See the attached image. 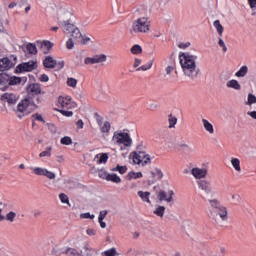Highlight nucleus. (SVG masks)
Masks as SVG:
<instances>
[{
  "label": "nucleus",
  "instance_id": "39448f33",
  "mask_svg": "<svg viewBox=\"0 0 256 256\" xmlns=\"http://www.w3.org/2000/svg\"><path fill=\"white\" fill-rule=\"evenodd\" d=\"M150 27L151 22L149 21V18L142 16L132 23L131 33H149Z\"/></svg>",
  "mask_w": 256,
  "mask_h": 256
},
{
  "label": "nucleus",
  "instance_id": "774afa93",
  "mask_svg": "<svg viewBox=\"0 0 256 256\" xmlns=\"http://www.w3.org/2000/svg\"><path fill=\"white\" fill-rule=\"evenodd\" d=\"M247 115H249V117H252V119H256V111L247 112Z\"/></svg>",
  "mask_w": 256,
  "mask_h": 256
},
{
  "label": "nucleus",
  "instance_id": "680f3d73",
  "mask_svg": "<svg viewBox=\"0 0 256 256\" xmlns=\"http://www.w3.org/2000/svg\"><path fill=\"white\" fill-rule=\"evenodd\" d=\"M86 233H87V235L95 236V235H97V230H95V229H93V228H88V229L86 230Z\"/></svg>",
  "mask_w": 256,
  "mask_h": 256
},
{
  "label": "nucleus",
  "instance_id": "473e14b6",
  "mask_svg": "<svg viewBox=\"0 0 256 256\" xmlns=\"http://www.w3.org/2000/svg\"><path fill=\"white\" fill-rule=\"evenodd\" d=\"M20 83H21V77L9 76V87H11L12 85H19Z\"/></svg>",
  "mask_w": 256,
  "mask_h": 256
},
{
  "label": "nucleus",
  "instance_id": "393cba45",
  "mask_svg": "<svg viewBox=\"0 0 256 256\" xmlns=\"http://www.w3.org/2000/svg\"><path fill=\"white\" fill-rule=\"evenodd\" d=\"M138 196H139L140 199H142V201H144L145 203H151V200H149V197L151 196V193H150V192L138 191Z\"/></svg>",
  "mask_w": 256,
  "mask_h": 256
},
{
  "label": "nucleus",
  "instance_id": "864d4df0",
  "mask_svg": "<svg viewBox=\"0 0 256 256\" xmlns=\"http://www.w3.org/2000/svg\"><path fill=\"white\" fill-rule=\"evenodd\" d=\"M80 218L81 219H95V215H93L89 212H86V213L80 214Z\"/></svg>",
  "mask_w": 256,
  "mask_h": 256
},
{
  "label": "nucleus",
  "instance_id": "c03bdc74",
  "mask_svg": "<svg viewBox=\"0 0 256 256\" xmlns=\"http://www.w3.org/2000/svg\"><path fill=\"white\" fill-rule=\"evenodd\" d=\"M169 129H173V127H175V125H177V117H173L172 114L169 115Z\"/></svg>",
  "mask_w": 256,
  "mask_h": 256
},
{
  "label": "nucleus",
  "instance_id": "a211bd4d",
  "mask_svg": "<svg viewBox=\"0 0 256 256\" xmlns=\"http://www.w3.org/2000/svg\"><path fill=\"white\" fill-rule=\"evenodd\" d=\"M37 45L40 46L43 53L46 55V53H49V50L53 48V43L48 40H44L43 42H37Z\"/></svg>",
  "mask_w": 256,
  "mask_h": 256
},
{
  "label": "nucleus",
  "instance_id": "13d9d810",
  "mask_svg": "<svg viewBox=\"0 0 256 256\" xmlns=\"http://www.w3.org/2000/svg\"><path fill=\"white\" fill-rule=\"evenodd\" d=\"M32 117L34 119H36V121H40L41 123H45V119H43V116H41V114H39V113H36V114L32 115Z\"/></svg>",
  "mask_w": 256,
  "mask_h": 256
},
{
  "label": "nucleus",
  "instance_id": "a18cd8bd",
  "mask_svg": "<svg viewBox=\"0 0 256 256\" xmlns=\"http://www.w3.org/2000/svg\"><path fill=\"white\" fill-rule=\"evenodd\" d=\"M60 143L62 145H73V140L71 139V137L65 136V137L61 138Z\"/></svg>",
  "mask_w": 256,
  "mask_h": 256
},
{
  "label": "nucleus",
  "instance_id": "ea45409f",
  "mask_svg": "<svg viewBox=\"0 0 256 256\" xmlns=\"http://www.w3.org/2000/svg\"><path fill=\"white\" fill-rule=\"evenodd\" d=\"M255 103H256V96L252 93H249L246 105L251 106V105H255Z\"/></svg>",
  "mask_w": 256,
  "mask_h": 256
},
{
  "label": "nucleus",
  "instance_id": "ddd939ff",
  "mask_svg": "<svg viewBox=\"0 0 256 256\" xmlns=\"http://www.w3.org/2000/svg\"><path fill=\"white\" fill-rule=\"evenodd\" d=\"M133 162L136 163V165H149V163H151V156H149V154L138 155L133 157Z\"/></svg>",
  "mask_w": 256,
  "mask_h": 256
},
{
  "label": "nucleus",
  "instance_id": "f704fd0d",
  "mask_svg": "<svg viewBox=\"0 0 256 256\" xmlns=\"http://www.w3.org/2000/svg\"><path fill=\"white\" fill-rule=\"evenodd\" d=\"M154 215H157V217L163 218V215H165V206H158L154 210Z\"/></svg>",
  "mask_w": 256,
  "mask_h": 256
},
{
  "label": "nucleus",
  "instance_id": "2eb2a0df",
  "mask_svg": "<svg viewBox=\"0 0 256 256\" xmlns=\"http://www.w3.org/2000/svg\"><path fill=\"white\" fill-rule=\"evenodd\" d=\"M0 89L1 91H7L9 89V74H0Z\"/></svg>",
  "mask_w": 256,
  "mask_h": 256
},
{
  "label": "nucleus",
  "instance_id": "de8ad7c7",
  "mask_svg": "<svg viewBox=\"0 0 256 256\" xmlns=\"http://www.w3.org/2000/svg\"><path fill=\"white\" fill-rule=\"evenodd\" d=\"M137 12L140 13V15H149L151 13V9H147V6H141L137 9Z\"/></svg>",
  "mask_w": 256,
  "mask_h": 256
},
{
  "label": "nucleus",
  "instance_id": "2f4dec72",
  "mask_svg": "<svg viewBox=\"0 0 256 256\" xmlns=\"http://www.w3.org/2000/svg\"><path fill=\"white\" fill-rule=\"evenodd\" d=\"M15 217H17V213L10 211L4 216V219L6 221H9V223H13L15 221Z\"/></svg>",
  "mask_w": 256,
  "mask_h": 256
},
{
  "label": "nucleus",
  "instance_id": "052dcab7",
  "mask_svg": "<svg viewBox=\"0 0 256 256\" xmlns=\"http://www.w3.org/2000/svg\"><path fill=\"white\" fill-rule=\"evenodd\" d=\"M232 200L234 201V203H240L241 196L239 194H232Z\"/></svg>",
  "mask_w": 256,
  "mask_h": 256
},
{
  "label": "nucleus",
  "instance_id": "49530a36",
  "mask_svg": "<svg viewBox=\"0 0 256 256\" xmlns=\"http://www.w3.org/2000/svg\"><path fill=\"white\" fill-rule=\"evenodd\" d=\"M51 151H53V148L51 146H49L46 148L45 151H43L39 154V157H51Z\"/></svg>",
  "mask_w": 256,
  "mask_h": 256
},
{
  "label": "nucleus",
  "instance_id": "6e6552de",
  "mask_svg": "<svg viewBox=\"0 0 256 256\" xmlns=\"http://www.w3.org/2000/svg\"><path fill=\"white\" fill-rule=\"evenodd\" d=\"M198 187L201 189V191H204L206 195H215V192L213 191V187L211 186V182L208 180H198Z\"/></svg>",
  "mask_w": 256,
  "mask_h": 256
},
{
  "label": "nucleus",
  "instance_id": "4468645a",
  "mask_svg": "<svg viewBox=\"0 0 256 256\" xmlns=\"http://www.w3.org/2000/svg\"><path fill=\"white\" fill-rule=\"evenodd\" d=\"M169 197L167 198V192H165L164 190H161L158 193V199L159 201H167V203H171V201H173V195H175V193L173 192V190H170L168 192Z\"/></svg>",
  "mask_w": 256,
  "mask_h": 256
},
{
  "label": "nucleus",
  "instance_id": "f03ea898",
  "mask_svg": "<svg viewBox=\"0 0 256 256\" xmlns=\"http://www.w3.org/2000/svg\"><path fill=\"white\" fill-rule=\"evenodd\" d=\"M179 61L182 67L183 73L189 79L195 80L201 74V69L197 67V56L189 53L182 52L179 54Z\"/></svg>",
  "mask_w": 256,
  "mask_h": 256
},
{
  "label": "nucleus",
  "instance_id": "f3484780",
  "mask_svg": "<svg viewBox=\"0 0 256 256\" xmlns=\"http://www.w3.org/2000/svg\"><path fill=\"white\" fill-rule=\"evenodd\" d=\"M43 65L46 69H55L57 67V60L51 56H47L43 61Z\"/></svg>",
  "mask_w": 256,
  "mask_h": 256
},
{
  "label": "nucleus",
  "instance_id": "338daca9",
  "mask_svg": "<svg viewBox=\"0 0 256 256\" xmlns=\"http://www.w3.org/2000/svg\"><path fill=\"white\" fill-rule=\"evenodd\" d=\"M251 9H256V0H248Z\"/></svg>",
  "mask_w": 256,
  "mask_h": 256
},
{
  "label": "nucleus",
  "instance_id": "a878e982",
  "mask_svg": "<svg viewBox=\"0 0 256 256\" xmlns=\"http://www.w3.org/2000/svg\"><path fill=\"white\" fill-rule=\"evenodd\" d=\"M52 253L53 255H56V256H60V255H63V254H66L67 255V248H61V247H54L52 249Z\"/></svg>",
  "mask_w": 256,
  "mask_h": 256
},
{
  "label": "nucleus",
  "instance_id": "c85d7f7f",
  "mask_svg": "<svg viewBox=\"0 0 256 256\" xmlns=\"http://www.w3.org/2000/svg\"><path fill=\"white\" fill-rule=\"evenodd\" d=\"M131 53L132 55H141V53H143V48H141V45L135 44L131 48Z\"/></svg>",
  "mask_w": 256,
  "mask_h": 256
},
{
  "label": "nucleus",
  "instance_id": "6ab92c4d",
  "mask_svg": "<svg viewBox=\"0 0 256 256\" xmlns=\"http://www.w3.org/2000/svg\"><path fill=\"white\" fill-rule=\"evenodd\" d=\"M226 86L228 87V89H235V91H241V84H239V81L235 79L229 80L226 83Z\"/></svg>",
  "mask_w": 256,
  "mask_h": 256
},
{
  "label": "nucleus",
  "instance_id": "1a4fd4ad",
  "mask_svg": "<svg viewBox=\"0 0 256 256\" xmlns=\"http://www.w3.org/2000/svg\"><path fill=\"white\" fill-rule=\"evenodd\" d=\"M105 61H107V55L105 54L94 55L84 59L85 65H95L97 63H105Z\"/></svg>",
  "mask_w": 256,
  "mask_h": 256
},
{
  "label": "nucleus",
  "instance_id": "c756f323",
  "mask_svg": "<svg viewBox=\"0 0 256 256\" xmlns=\"http://www.w3.org/2000/svg\"><path fill=\"white\" fill-rule=\"evenodd\" d=\"M86 256H97V250L89 247V245L84 246Z\"/></svg>",
  "mask_w": 256,
  "mask_h": 256
},
{
  "label": "nucleus",
  "instance_id": "a19ab883",
  "mask_svg": "<svg viewBox=\"0 0 256 256\" xmlns=\"http://www.w3.org/2000/svg\"><path fill=\"white\" fill-rule=\"evenodd\" d=\"M145 149L143 148V145H138L137 146V151L134 152L133 157H138V155H140V157H142L143 155H145Z\"/></svg>",
  "mask_w": 256,
  "mask_h": 256
},
{
  "label": "nucleus",
  "instance_id": "4be33fe9",
  "mask_svg": "<svg viewBox=\"0 0 256 256\" xmlns=\"http://www.w3.org/2000/svg\"><path fill=\"white\" fill-rule=\"evenodd\" d=\"M95 159H98L97 163L99 165H101V163H107V161L109 159V154H107V153L97 154L95 156Z\"/></svg>",
  "mask_w": 256,
  "mask_h": 256
},
{
  "label": "nucleus",
  "instance_id": "aec40b11",
  "mask_svg": "<svg viewBox=\"0 0 256 256\" xmlns=\"http://www.w3.org/2000/svg\"><path fill=\"white\" fill-rule=\"evenodd\" d=\"M203 127L210 135L215 133V129H213V124H211L207 119H202Z\"/></svg>",
  "mask_w": 256,
  "mask_h": 256
},
{
  "label": "nucleus",
  "instance_id": "9b49d317",
  "mask_svg": "<svg viewBox=\"0 0 256 256\" xmlns=\"http://www.w3.org/2000/svg\"><path fill=\"white\" fill-rule=\"evenodd\" d=\"M1 101L8 103V105H15L19 101V96L15 93H4L1 95Z\"/></svg>",
  "mask_w": 256,
  "mask_h": 256
},
{
  "label": "nucleus",
  "instance_id": "dca6fc26",
  "mask_svg": "<svg viewBox=\"0 0 256 256\" xmlns=\"http://www.w3.org/2000/svg\"><path fill=\"white\" fill-rule=\"evenodd\" d=\"M13 66L14 64L8 57L0 59V71H9V69H11Z\"/></svg>",
  "mask_w": 256,
  "mask_h": 256
},
{
  "label": "nucleus",
  "instance_id": "603ef678",
  "mask_svg": "<svg viewBox=\"0 0 256 256\" xmlns=\"http://www.w3.org/2000/svg\"><path fill=\"white\" fill-rule=\"evenodd\" d=\"M115 255H117V249L115 248H111L104 252V256H115Z\"/></svg>",
  "mask_w": 256,
  "mask_h": 256
},
{
  "label": "nucleus",
  "instance_id": "5fc2aeb1",
  "mask_svg": "<svg viewBox=\"0 0 256 256\" xmlns=\"http://www.w3.org/2000/svg\"><path fill=\"white\" fill-rule=\"evenodd\" d=\"M218 45L222 48L223 53H227V46L225 45V41L219 38Z\"/></svg>",
  "mask_w": 256,
  "mask_h": 256
},
{
  "label": "nucleus",
  "instance_id": "7ed1b4c3",
  "mask_svg": "<svg viewBox=\"0 0 256 256\" xmlns=\"http://www.w3.org/2000/svg\"><path fill=\"white\" fill-rule=\"evenodd\" d=\"M210 205L208 217L211 219L215 225H220L221 221H229V212L227 207L223 206L221 202L217 199L208 200Z\"/></svg>",
  "mask_w": 256,
  "mask_h": 256
},
{
  "label": "nucleus",
  "instance_id": "20e7f679",
  "mask_svg": "<svg viewBox=\"0 0 256 256\" xmlns=\"http://www.w3.org/2000/svg\"><path fill=\"white\" fill-rule=\"evenodd\" d=\"M62 21H59L60 27H62L64 33L71 34L73 39H81L82 45H87L89 41H91V38L89 37H84L83 34H81V30L77 28L73 23H71L70 18H62Z\"/></svg>",
  "mask_w": 256,
  "mask_h": 256
},
{
  "label": "nucleus",
  "instance_id": "bb28decb",
  "mask_svg": "<svg viewBox=\"0 0 256 256\" xmlns=\"http://www.w3.org/2000/svg\"><path fill=\"white\" fill-rule=\"evenodd\" d=\"M231 165L234 167L235 171H241V161L238 158H232Z\"/></svg>",
  "mask_w": 256,
  "mask_h": 256
},
{
  "label": "nucleus",
  "instance_id": "7c9ffc66",
  "mask_svg": "<svg viewBox=\"0 0 256 256\" xmlns=\"http://www.w3.org/2000/svg\"><path fill=\"white\" fill-rule=\"evenodd\" d=\"M151 175L153 178H157L158 181H161V179H163V171H161V169L159 168H155L154 172H151Z\"/></svg>",
  "mask_w": 256,
  "mask_h": 256
},
{
  "label": "nucleus",
  "instance_id": "0eeeda50",
  "mask_svg": "<svg viewBox=\"0 0 256 256\" xmlns=\"http://www.w3.org/2000/svg\"><path fill=\"white\" fill-rule=\"evenodd\" d=\"M35 69H37V62L30 60L28 62L19 64L16 67V73L31 72V71H35Z\"/></svg>",
  "mask_w": 256,
  "mask_h": 256
},
{
  "label": "nucleus",
  "instance_id": "8fccbe9b",
  "mask_svg": "<svg viewBox=\"0 0 256 256\" xmlns=\"http://www.w3.org/2000/svg\"><path fill=\"white\" fill-rule=\"evenodd\" d=\"M67 85H68V87H73V88L77 87V79L68 78L67 79Z\"/></svg>",
  "mask_w": 256,
  "mask_h": 256
},
{
  "label": "nucleus",
  "instance_id": "e433bc0d",
  "mask_svg": "<svg viewBox=\"0 0 256 256\" xmlns=\"http://www.w3.org/2000/svg\"><path fill=\"white\" fill-rule=\"evenodd\" d=\"M101 133H109L111 131V123L108 121L104 122L102 126H100Z\"/></svg>",
  "mask_w": 256,
  "mask_h": 256
},
{
  "label": "nucleus",
  "instance_id": "72a5a7b5",
  "mask_svg": "<svg viewBox=\"0 0 256 256\" xmlns=\"http://www.w3.org/2000/svg\"><path fill=\"white\" fill-rule=\"evenodd\" d=\"M58 103L59 105L63 108V109H69V105H71L69 102H67V100L65 99V97H59L58 98Z\"/></svg>",
  "mask_w": 256,
  "mask_h": 256
},
{
  "label": "nucleus",
  "instance_id": "9d476101",
  "mask_svg": "<svg viewBox=\"0 0 256 256\" xmlns=\"http://www.w3.org/2000/svg\"><path fill=\"white\" fill-rule=\"evenodd\" d=\"M34 175L47 177V179H55V173L47 170L46 168L36 167L32 169Z\"/></svg>",
  "mask_w": 256,
  "mask_h": 256
},
{
  "label": "nucleus",
  "instance_id": "79ce46f5",
  "mask_svg": "<svg viewBox=\"0 0 256 256\" xmlns=\"http://www.w3.org/2000/svg\"><path fill=\"white\" fill-rule=\"evenodd\" d=\"M66 255H68V256H81L79 251H77L75 248H67Z\"/></svg>",
  "mask_w": 256,
  "mask_h": 256
},
{
  "label": "nucleus",
  "instance_id": "c9c22d12",
  "mask_svg": "<svg viewBox=\"0 0 256 256\" xmlns=\"http://www.w3.org/2000/svg\"><path fill=\"white\" fill-rule=\"evenodd\" d=\"M111 171H118L120 175H125V173H127V166L117 165L116 167L112 168Z\"/></svg>",
  "mask_w": 256,
  "mask_h": 256
},
{
  "label": "nucleus",
  "instance_id": "f257e3e1",
  "mask_svg": "<svg viewBox=\"0 0 256 256\" xmlns=\"http://www.w3.org/2000/svg\"><path fill=\"white\" fill-rule=\"evenodd\" d=\"M35 95H41V85L30 84L28 86V97L21 100L14 110L19 119H23L26 115H30L38 108L36 103L33 102V97H35Z\"/></svg>",
  "mask_w": 256,
  "mask_h": 256
},
{
  "label": "nucleus",
  "instance_id": "423d86ee",
  "mask_svg": "<svg viewBox=\"0 0 256 256\" xmlns=\"http://www.w3.org/2000/svg\"><path fill=\"white\" fill-rule=\"evenodd\" d=\"M113 141L118 145H124V147H131L133 145V139L127 132H114Z\"/></svg>",
  "mask_w": 256,
  "mask_h": 256
},
{
  "label": "nucleus",
  "instance_id": "0e129e2a",
  "mask_svg": "<svg viewBox=\"0 0 256 256\" xmlns=\"http://www.w3.org/2000/svg\"><path fill=\"white\" fill-rule=\"evenodd\" d=\"M191 43H181L178 45L179 49H187V47H190Z\"/></svg>",
  "mask_w": 256,
  "mask_h": 256
},
{
  "label": "nucleus",
  "instance_id": "4c0bfd02",
  "mask_svg": "<svg viewBox=\"0 0 256 256\" xmlns=\"http://www.w3.org/2000/svg\"><path fill=\"white\" fill-rule=\"evenodd\" d=\"M153 67V60H150L147 64L140 66L136 71H149Z\"/></svg>",
  "mask_w": 256,
  "mask_h": 256
},
{
  "label": "nucleus",
  "instance_id": "f8f14e48",
  "mask_svg": "<svg viewBox=\"0 0 256 256\" xmlns=\"http://www.w3.org/2000/svg\"><path fill=\"white\" fill-rule=\"evenodd\" d=\"M190 173L195 179H199V181H203L207 177V169L205 168L195 167L191 169Z\"/></svg>",
  "mask_w": 256,
  "mask_h": 256
},
{
  "label": "nucleus",
  "instance_id": "58836bf2",
  "mask_svg": "<svg viewBox=\"0 0 256 256\" xmlns=\"http://www.w3.org/2000/svg\"><path fill=\"white\" fill-rule=\"evenodd\" d=\"M107 181H112V183H121V177H119L117 174H108Z\"/></svg>",
  "mask_w": 256,
  "mask_h": 256
},
{
  "label": "nucleus",
  "instance_id": "5701e85b",
  "mask_svg": "<svg viewBox=\"0 0 256 256\" xmlns=\"http://www.w3.org/2000/svg\"><path fill=\"white\" fill-rule=\"evenodd\" d=\"M141 177H143V173L131 171L127 174L126 179L131 181V179H141Z\"/></svg>",
  "mask_w": 256,
  "mask_h": 256
},
{
  "label": "nucleus",
  "instance_id": "b1692460",
  "mask_svg": "<svg viewBox=\"0 0 256 256\" xmlns=\"http://www.w3.org/2000/svg\"><path fill=\"white\" fill-rule=\"evenodd\" d=\"M218 35L220 37H223V31H225V28H223V25H221V22L219 20L214 21L213 23Z\"/></svg>",
  "mask_w": 256,
  "mask_h": 256
},
{
  "label": "nucleus",
  "instance_id": "37998d69",
  "mask_svg": "<svg viewBox=\"0 0 256 256\" xmlns=\"http://www.w3.org/2000/svg\"><path fill=\"white\" fill-rule=\"evenodd\" d=\"M179 147H181L185 153H195V149L191 148L188 144H179Z\"/></svg>",
  "mask_w": 256,
  "mask_h": 256
},
{
  "label": "nucleus",
  "instance_id": "3c124183",
  "mask_svg": "<svg viewBox=\"0 0 256 256\" xmlns=\"http://www.w3.org/2000/svg\"><path fill=\"white\" fill-rule=\"evenodd\" d=\"M98 176L100 179H106V181L109 179V173H107L105 170L98 171Z\"/></svg>",
  "mask_w": 256,
  "mask_h": 256
},
{
  "label": "nucleus",
  "instance_id": "bf43d9fd",
  "mask_svg": "<svg viewBox=\"0 0 256 256\" xmlns=\"http://www.w3.org/2000/svg\"><path fill=\"white\" fill-rule=\"evenodd\" d=\"M59 112L63 114L65 117H73V111L59 110Z\"/></svg>",
  "mask_w": 256,
  "mask_h": 256
},
{
  "label": "nucleus",
  "instance_id": "09e8293b",
  "mask_svg": "<svg viewBox=\"0 0 256 256\" xmlns=\"http://www.w3.org/2000/svg\"><path fill=\"white\" fill-rule=\"evenodd\" d=\"M59 199H60L61 203H67V205H69V196H67V194L61 193L59 195Z\"/></svg>",
  "mask_w": 256,
  "mask_h": 256
},
{
  "label": "nucleus",
  "instance_id": "412c9836",
  "mask_svg": "<svg viewBox=\"0 0 256 256\" xmlns=\"http://www.w3.org/2000/svg\"><path fill=\"white\" fill-rule=\"evenodd\" d=\"M248 73H249V67H247V65H244L239 69V71L235 73V77H239V78L246 77Z\"/></svg>",
  "mask_w": 256,
  "mask_h": 256
},
{
  "label": "nucleus",
  "instance_id": "e2e57ef3",
  "mask_svg": "<svg viewBox=\"0 0 256 256\" xmlns=\"http://www.w3.org/2000/svg\"><path fill=\"white\" fill-rule=\"evenodd\" d=\"M40 81H41L42 83H47V81H49V76H47L46 74H42V75L40 76Z\"/></svg>",
  "mask_w": 256,
  "mask_h": 256
},
{
  "label": "nucleus",
  "instance_id": "4d7b16f0",
  "mask_svg": "<svg viewBox=\"0 0 256 256\" xmlns=\"http://www.w3.org/2000/svg\"><path fill=\"white\" fill-rule=\"evenodd\" d=\"M107 210H102L99 213L98 221H103L107 217Z\"/></svg>",
  "mask_w": 256,
  "mask_h": 256
},
{
  "label": "nucleus",
  "instance_id": "69168bd1",
  "mask_svg": "<svg viewBox=\"0 0 256 256\" xmlns=\"http://www.w3.org/2000/svg\"><path fill=\"white\" fill-rule=\"evenodd\" d=\"M174 70H175V67H173V66H168V67L166 68V74H167V75H171V73H173Z\"/></svg>",
  "mask_w": 256,
  "mask_h": 256
},
{
  "label": "nucleus",
  "instance_id": "cd10ccee",
  "mask_svg": "<svg viewBox=\"0 0 256 256\" xmlns=\"http://www.w3.org/2000/svg\"><path fill=\"white\" fill-rule=\"evenodd\" d=\"M26 49L30 55H37V46L35 44H27Z\"/></svg>",
  "mask_w": 256,
  "mask_h": 256
},
{
  "label": "nucleus",
  "instance_id": "6e6d98bb",
  "mask_svg": "<svg viewBox=\"0 0 256 256\" xmlns=\"http://www.w3.org/2000/svg\"><path fill=\"white\" fill-rule=\"evenodd\" d=\"M67 49H73L75 47V42L73 41V38H69L66 42Z\"/></svg>",
  "mask_w": 256,
  "mask_h": 256
}]
</instances>
